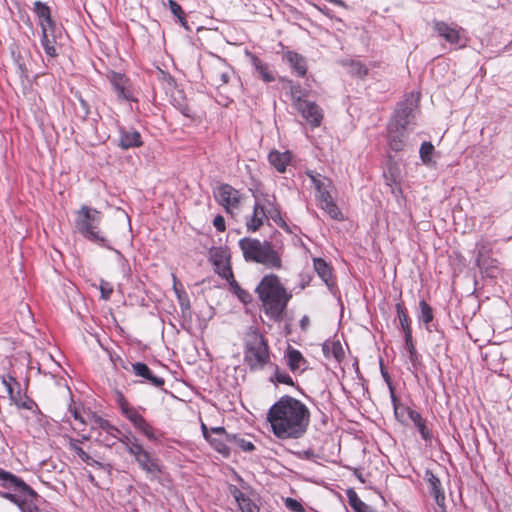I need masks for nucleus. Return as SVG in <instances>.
<instances>
[{
  "label": "nucleus",
  "mask_w": 512,
  "mask_h": 512,
  "mask_svg": "<svg viewBox=\"0 0 512 512\" xmlns=\"http://www.w3.org/2000/svg\"><path fill=\"white\" fill-rule=\"evenodd\" d=\"M267 421L278 439H298L307 431L310 412L303 402L286 395L270 407Z\"/></svg>",
  "instance_id": "1"
},
{
  "label": "nucleus",
  "mask_w": 512,
  "mask_h": 512,
  "mask_svg": "<svg viewBox=\"0 0 512 512\" xmlns=\"http://www.w3.org/2000/svg\"><path fill=\"white\" fill-rule=\"evenodd\" d=\"M256 293L265 314L275 321H280L291 294L286 291L279 278L274 274L264 276L256 288Z\"/></svg>",
  "instance_id": "2"
},
{
  "label": "nucleus",
  "mask_w": 512,
  "mask_h": 512,
  "mask_svg": "<svg viewBox=\"0 0 512 512\" xmlns=\"http://www.w3.org/2000/svg\"><path fill=\"white\" fill-rule=\"evenodd\" d=\"M0 485L9 492H0V496L19 507L22 512H30L34 506L37 493L21 478L0 469Z\"/></svg>",
  "instance_id": "3"
},
{
  "label": "nucleus",
  "mask_w": 512,
  "mask_h": 512,
  "mask_svg": "<svg viewBox=\"0 0 512 512\" xmlns=\"http://www.w3.org/2000/svg\"><path fill=\"white\" fill-rule=\"evenodd\" d=\"M245 260L260 263L268 268L280 269L281 257L268 241L255 238H243L239 241Z\"/></svg>",
  "instance_id": "4"
},
{
  "label": "nucleus",
  "mask_w": 512,
  "mask_h": 512,
  "mask_svg": "<svg viewBox=\"0 0 512 512\" xmlns=\"http://www.w3.org/2000/svg\"><path fill=\"white\" fill-rule=\"evenodd\" d=\"M414 118L413 108L400 105L388 124V145L395 152L402 151L406 145L407 126Z\"/></svg>",
  "instance_id": "5"
},
{
  "label": "nucleus",
  "mask_w": 512,
  "mask_h": 512,
  "mask_svg": "<svg viewBox=\"0 0 512 512\" xmlns=\"http://www.w3.org/2000/svg\"><path fill=\"white\" fill-rule=\"evenodd\" d=\"M101 219L102 215L99 211L87 206H82L77 212L75 221L76 228L89 240L102 243L105 241V237L99 228Z\"/></svg>",
  "instance_id": "6"
},
{
  "label": "nucleus",
  "mask_w": 512,
  "mask_h": 512,
  "mask_svg": "<svg viewBox=\"0 0 512 512\" xmlns=\"http://www.w3.org/2000/svg\"><path fill=\"white\" fill-rule=\"evenodd\" d=\"M245 347V362L251 369H261L269 361L267 342L258 332L247 335Z\"/></svg>",
  "instance_id": "7"
},
{
  "label": "nucleus",
  "mask_w": 512,
  "mask_h": 512,
  "mask_svg": "<svg viewBox=\"0 0 512 512\" xmlns=\"http://www.w3.org/2000/svg\"><path fill=\"white\" fill-rule=\"evenodd\" d=\"M293 105L312 127L320 126L323 119V111L319 105L301 97L296 98Z\"/></svg>",
  "instance_id": "8"
},
{
  "label": "nucleus",
  "mask_w": 512,
  "mask_h": 512,
  "mask_svg": "<svg viewBox=\"0 0 512 512\" xmlns=\"http://www.w3.org/2000/svg\"><path fill=\"white\" fill-rule=\"evenodd\" d=\"M214 194L217 201L223 205L228 212L236 208L240 202L239 192L228 184L218 187Z\"/></svg>",
  "instance_id": "9"
},
{
  "label": "nucleus",
  "mask_w": 512,
  "mask_h": 512,
  "mask_svg": "<svg viewBox=\"0 0 512 512\" xmlns=\"http://www.w3.org/2000/svg\"><path fill=\"white\" fill-rule=\"evenodd\" d=\"M109 80L117 93L118 98L128 101L133 100L129 81L124 75L112 72L109 75Z\"/></svg>",
  "instance_id": "10"
},
{
  "label": "nucleus",
  "mask_w": 512,
  "mask_h": 512,
  "mask_svg": "<svg viewBox=\"0 0 512 512\" xmlns=\"http://www.w3.org/2000/svg\"><path fill=\"white\" fill-rule=\"evenodd\" d=\"M56 43V26H46V28L42 29L41 44L47 56L51 58L57 56Z\"/></svg>",
  "instance_id": "11"
},
{
  "label": "nucleus",
  "mask_w": 512,
  "mask_h": 512,
  "mask_svg": "<svg viewBox=\"0 0 512 512\" xmlns=\"http://www.w3.org/2000/svg\"><path fill=\"white\" fill-rule=\"evenodd\" d=\"M268 219L265 211V205H262L260 201H257L254 205L253 214L247 218L246 226L249 231H257Z\"/></svg>",
  "instance_id": "12"
},
{
  "label": "nucleus",
  "mask_w": 512,
  "mask_h": 512,
  "mask_svg": "<svg viewBox=\"0 0 512 512\" xmlns=\"http://www.w3.org/2000/svg\"><path fill=\"white\" fill-rule=\"evenodd\" d=\"M403 410L407 414V416L411 420V422L418 429L421 437L425 441H430L432 439V433L427 428L425 421L422 418V416L420 415V413H418L417 411H415L409 407H404Z\"/></svg>",
  "instance_id": "13"
},
{
  "label": "nucleus",
  "mask_w": 512,
  "mask_h": 512,
  "mask_svg": "<svg viewBox=\"0 0 512 512\" xmlns=\"http://www.w3.org/2000/svg\"><path fill=\"white\" fill-rule=\"evenodd\" d=\"M434 29L437 31L439 36L443 37L447 42L451 44L459 43L460 34L456 27L450 26L443 21H435Z\"/></svg>",
  "instance_id": "14"
},
{
  "label": "nucleus",
  "mask_w": 512,
  "mask_h": 512,
  "mask_svg": "<svg viewBox=\"0 0 512 512\" xmlns=\"http://www.w3.org/2000/svg\"><path fill=\"white\" fill-rule=\"evenodd\" d=\"M291 153L289 151L280 152L272 150L268 155L269 163L279 172L284 173L286 167L291 162Z\"/></svg>",
  "instance_id": "15"
},
{
  "label": "nucleus",
  "mask_w": 512,
  "mask_h": 512,
  "mask_svg": "<svg viewBox=\"0 0 512 512\" xmlns=\"http://www.w3.org/2000/svg\"><path fill=\"white\" fill-rule=\"evenodd\" d=\"M89 422L91 424V429L94 431H100L106 432L108 434L112 435V438H117L118 434H120V430L114 427L107 421L106 419H103L102 417L92 414L89 416Z\"/></svg>",
  "instance_id": "16"
},
{
  "label": "nucleus",
  "mask_w": 512,
  "mask_h": 512,
  "mask_svg": "<svg viewBox=\"0 0 512 512\" xmlns=\"http://www.w3.org/2000/svg\"><path fill=\"white\" fill-rule=\"evenodd\" d=\"M426 480L429 484L430 492L433 494L434 499L438 506L444 507L445 494L441 488V482L431 471L426 472Z\"/></svg>",
  "instance_id": "17"
},
{
  "label": "nucleus",
  "mask_w": 512,
  "mask_h": 512,
  "mask_svg": "<svg viewBox=\"0 0 512 512\" xmlns=\"http://www.w3.org/2000/svg\"><path fill=\"white\" fill-rule=\"evenodd\" d=\"M287 364L292 372L303 371L306 368V360L296 349L289 347L286 352Z\"/></svg>",
  "instance_id": "18"
},
{
  "label": "nucleus",
  "mask_w": 512,
  "mask_h": 512,
  "mask_svg": "<svg viewBox=\"0 0 512 512\" xmlns=\"http://www.w3.org/2000/svg\"><path fill=\"white\" fill-rule=\"evenodd\" d=\"M132 369L137 376L146 379L156 387H160L164 384V380L160 377L154 376L149 367L144 363L137 362L132 365Z\"/></svg>",
  "instance_id": "19"
},
{
  "label": "nucleus",
  "mask_w": 512,
  "mask_h": 512,
  "mask_svg": "<svg viewBox=\"0 0 512 512\" xmlns=\"http://www.w3.org/2000/svg\"><path fill=\"white\" fill-rule=\"evenodd\" d=\"M319 207L324 210L332 219H342V213L332 199L330 194L324 193L322 199L318 200Z\"/></svg>",
  "instance_id": "20"
},
{
  "label": "nucleus",
  "mask_w": 512,
  "mask_h": 512,
  "mask_svg": "<svg viewBox=\"0 0 512 512\" xmlns=\"http://www.w3.org/2000/svg\"><path fill=\"white\" fill-rule=\"evenodd\" d=\"M119 145L123 149L139 147L142 145L140 133L132 131H122L119 139Z\"/></svg>",
  "instance_id": "21"
},
{
  "label": "nucleus",
  "mask_w": 512,
  "mask_h": 512,
  "mask_svg": "<svg viewBox=\"0 0 512 512\" xmlns=\"http://www.w3.org/2000/svg\"><path fill=\"white\" fill-rule=\"evenodd\" d=\"M307 174L310 177L317 191V201L322 199V195L324 193L330 194L328 189L331 186V181L328 178L323 177L321 175H314L312 172H308Z\"/></svg>",
  "instance_id": "22"
},
{
  "label": "nucleus",
  "mask_w": 512,
  "mask_h": 512,
  "mask_svg": "<svg viewBox=\"0 0 512 512\" xmlns=\"http://www.w3.org/2000/svg\"><path fill=\"white\" fill-rule=\"evenodd\" d=\"M139 466L149 474L156 475L160 472V466L157 461L151 457L148 451H145L138 459H136Z\"/></svg>",
  "instance_id": "23"
},
{
  "label": "nucleus",
  "mask_w": 512,
  "mask_h": 512,
  "mask_svg": "<svg viewBox=\"0 0 512 512\" xmlns=\"http://www.w3.org/2000/svg\"><path fill=\"white\" fill-rule=\"evenodd\" d=\"M34 11L40 19L41 29L46 28V25H47V27L48 26H52V27L56 26L51 19L50 9L47 5H45L44 3L40 2V1H36L34 3Z\"/></svg>",
  "instance_id": "24"
},
{
  "label": "nucleus",
  "mask_w": 512,
  "mask_h": 512,
  "mask_svg": "<svg viewBox=\"0 0 512 512\" xmlns=\"http://www.w3.org/2000/svg\"><path fill=\"white\" fill-rule=\"evenodd\" d=\"M323 352L326 357H333L337 361L344 358L345 352L339 341H326L323 344Z\"/></svg>",
  "instance_id": "25"
},
{
  "label": "nucleus",
  "mask_w": 512,
  "mask_h": 512,
  "mask_svg": "<svg viewBox=\"0 0 512 512\" xmlns=\"http://www.w3.org/2000/svg\"><path fill=\"white\" fill-rule=\"evenodd\" d=\"M286 59L299 76H304L306 74V61L301 55L294 52H287Z\"/></svg>",
  "instance_id": "26"
},
{
  "label": "nucleus",
  "mask_w": 512,
  "mask_h": 512,
  "mask_svg": "<svg viewBox=\"0 0 512 512\" xmlns=\"http://www.w3.org/2000/svg\"><path fill=\"white\" fill-rule=\"evenodd\" d=\"M314 269L319 275V277L326 283V285L331 286V269L329 265L321 258H314Z\"/></svg>",
  "instance_id": "27"
},
{
  "label": "nucleus",
  "mask_w": 512,
  "mask_h": 512,
  "mask_svg": "<svg viewBox=\"0 0 512 512\" xmlns=\"http://www.w3.org/2000/svg\"><path fill=\"white\" fill-rule=\"evenodd\" d=\"M383 175L387 185H397L401 179V170L397 163L391 162L388 164Z\"/></svg>",
  "instance_id": "28"
},
{
  "label": "nucleus",
  "mask_w": 512,
  "mask_h": 512,
  "mask_svg": "<svg viewBox=\"0 0 512 512\" xmlns=\"http://www.w3.org/2000/svg\"><path fill=\"white\" fill-rule=\"evenodd\" d=\"M233 495L242 512H258V507L240 490L235 488Z\"/></svg>",
  "instance_id": "29"
},
{
  "label": "nucleus",
  "mask_w": 512,
  "mask_h": 512,
  "mask_svg": "<svg viewBox=\"0 0 512 512\" xmlns=\"http://www.w3.org/2000/svg\"><path fill=\"white\" fill-rule=\"evenodd\" d=\"M78 440L70 438L69 440V446L70 449H72L83 462H85L87 465L90 466H100L101 464L93 459L88 453H86L81 447L77 445Z\"/></svg>",
  "instance_id": "30"
},
{
  "label": "nucleus",
  "mask_w": 512,
  "mask_h": 512,
  "mask_svg": "<svg viewBox=\"0 0 512 512\" xmlns=\"http://www.w3.org/2000/svg\"><path fill=\"white\" fill-rule=\"evenodd\" d=\"M233 74L231 68L226 67L225 65H221L215 69L213 75V81L217 85L227 84Z\"/></svg>",
  "instance_id": "31"
},
{
  "label": "nucleus",
  "mask_w": 512,
  "mask_h": 512,
  "mask_svg": "<svg viewBox=\"0 0 512 512\" xmlns=\"http://www.w3.org/2000/svg\"><path fill=\"white\" fill-rule=\"evenodd\" d=\"M261 204L265 205V211L268 218H271L276 223L283 222L280 210L272 199L265 198Z\"/></svg>",
  "instance_id": "32"
},
{
  "label": "nucleus",
  "mask_w": 512,
  "mask_h": 512,
  "mask_svg": "<svg viewBox=\"0 0 512 512\" xmlns=\"http://www.w3.org/2000/svg\"><path fill=\"white\" fill-rule=\"evenodd\" d=\"M347 496L350 506L356 512H372L371 508L358 497L354 490H348Z\"/></svg>",
  "instance_id": "33"
},
{
  "label": "nucleus",
  "mask_w": 512,
  "mask_h": 512,
  "mask_svg": "<svg viewBox=\"0 0 512 512\" xmlns=\"http://www.w3.org/2000/svg\"><path fill=\"white\" fill-rule=\"evenodd\" d=\"M252 64L255 67L256 71L262 77L265 82H271L274 80V76L268 70L267 65L263 64L259 58L252 55L251 56Z\"/></svg>",
  "instance_id": "34"
},
{
  "label": "nucleus",
  "mask_w": 512,
  "mask_h": 512,
  "mask_svg": "<svg viewBox=\"0 0 512 512\" xmlns=\"http://www.w3.org/2000/svg\"><path fill=\"white\" fill-rule=\"evenodd\" d=\"M227 437H213L212 435H206V439L210 442L212 447L224 456L229 455V448L225 443Z\"/></svg>",
  "instance_id": "35"
},
{
  "label": "nucleus",
  "mask_w": 512,
  "mask_h": 512,
  "mask_svg": "<svg viewBox=\"0 0 512 512\" xmlns=\"http://www.w3.org/2000/svg\"><path fill=\"white\" fill-rule=\"evenodd\" d=\"M122 414L135 425L139 420L142 419V415L133 407L128 405L126 402L121 403Z\"/></svg>",
  "instance_id": "36"
},
{
  "label": "nucleus",
  "mask_w": 512,
  "mask_h": 512,
  "mask_svg": "<svg viewBox=\"0 0 512 512\" xmlns=\"http://www.w3.org/2000/svg\"><path fill=\"white\" fill-rule=\"evenodd\" d=\"M396 310L399 318L400 325L404 331L405 336L407 333L412 334L411 327L409 325V318L402 304H396Z\"/></svg>",
  "instance_id": "37"
},
{
  "label": "nucleus",
  "mask_w": 512,
  "mask_h": 512,
  "mask_svg": "<svg viewBox=\"0 0 512 512\" xmlns=\"http://www.w3.org/2000/svg\"><path fill=\"white\" fill-rule=\"evenodd\" d=\"M133 426L149 440L154 441L157 439L153 427L144 419V417H142V419Z\"/></svg>",
  "instance_id": "38"
},
{
  "label": "nucleus",
  "mask_w": 512,
  "mask_h": 512,
  "mask_svg": "<svg viewBox=\"0 0 512 512\" xmlns=\"http://www.w3.org/2000/svg\"><path fill=\"white\" fill-rule=\"evenodd\" d=\"M484 254H485V247L484 246H481L479 249H478V256L476 258V264L477 266L480 268V269H485V272L488 276L490 277H494V269L496 267H492V268H488L486 267V260L484 259Z\"/></svg>",
  "instance_id": "39"
},
{
  "label": "nucleus",
  "mask_w": 512,
  "mask_h": 512,
  "mask_svg": "<svg viewBox=\"0 0 512 512\" xmlns=\"http://www.w3.org/2000/svg\"><path fill=\"white\" fill-rule=\"evenodd\" d=\"M434 151V146L430 142H423L420 147V157L423 163L428 164L431 162V156Z\"/></svg>",
  "instance_id": "40"
},
{
  "label": "nucleus",
  "mask_w": 512,
  "mask_h": 512,
  "mask_svg": "<svg viewBox=\"0 0 512 512\" xmlns=\"http://www.w3.org/2000/svg\"><path fill=\"white\" fill-rule=\"evenodd\" d=\"M419 305L421 309L419 319L425 324L430 323L433 320V313L431 307L424 300H422Z\"/></svg>",
  "instance_id": "41"
},
{
  "label": "nucleus",
  "mask_w": 512,
  "mask_h": 512,
  "mask_svg": "<svg viewBox=\"0 0 512 512\" xmlns=\"http://www.w3.org/2000/svg\"><path fill=\"white\" fill-rule=\"evenodd\" d=\"M350 72L351 74L358 76V77H364L368 73V69L365 65H363L359 61H352L350 63Z\"/></svg>",
  "instance_id": "42"
},
{
  "label": "nucleus",
  "mask_w": 512,
  "mask_h": 512,
  "mask_svg": "<svg viewBox=\"0 0 512 512\" xmlns=\"http://www.w3.org/2000/svg\"><path fill=\"white\" fill-rule=\"evenodd\" d=\"M2 383L6 387V390L9 394L10 400L15 399L14 385H18L17 381L12 376H7L2 378Z\"/></svg>",
  "instance_id": "43"
},
{
  "label": "nucleus",
  "mask_w": 512,
  "mask_h": 512,
  "mask_svg": "<svg viewBox=\"0 0 512 512\" xmlns=\"http://www.w3.org/2000/svg\"><path fill=\"white\" fill-rule=\"evenodd\" d=\"M169 8L174 16H176L182 25H185L184 13L181 6L174 0H168Z\"/></svg>",
  "instance_id": "44"
},
{
  "label": "nucleus",
  "mask_w": 512,
  "mask_h": 512,
  "mask_svg": "<svg viewBox=\"0 0 512 512\" xmlns=\"http://www.w3.org/2000/svg\"><path fill=\"white\" fill-rule=\"evenodd\" d=\"M405 344L409 352L410 361L415 362L417 360V352L412 341V334L407 333V336H405Z\"/></svg>",
  "instance_id": "45"
},
{
  "label": "nucleus",
  "mask_w": 512,
  "mask_h": 512,
  "mask_svg": "<svg viewBox=\"0 0 512 512\" xmlns=\"http://www.w3.org/2000/svg\"><path fill=\"white\" fill-rule=\"evenodd\" d=\"M99 290L101 292V298L108 300L113 293V286L109 282L101 280Z\"/></svg>",
  "instance_id": "46"
},
{
  "label": "nucleus",
  "mask_w": 512,
  "mask_h": 512,
  "mask_svg": "<svg viewBox=\"0 0 512 512\" xmlns=\"http://www.w3.org/2000/svg\"><path fill=\"white\" fill-rule=\"evenodd\" d=\"M173 280H174L173 288H174V291H175L178 299L180 300L181 306L182 307H188L189 306V301H188L184 291L178 287L177 280H176L175 276H173Z\"/></svg>",
  "instance_id": "47"
},
{
  "label": "nucleus",
  "mask_w": 512,
  "mask_h": 512,
  "mask_svg": "<svg viewBox=\"0 0 512 512\" xmlns=\"http://www.w3.org/2000/svg\"><path fill=\"white\" fill-rule=\"evenodd\" d=\"M127 451L136 459L140 457L146 450L143 448V446L140 444V442L137 440L133 442L130 447H128Z\"/></svg>",
  "instance_id": "48"
},
{
  "label": "nucleus",
  "mask_w": 512,
  "mask_h": 512,
  "mask_svg": "<svg viewBox=\"0 0 512 512\" xmlns=\"http://www.w3.org/2000/svg\"><path fill=\"white\" fill-rule=\"evenodd\" d=\"M11 402H13L17 407L27 410H31L35 406L34 401L27 397H22V399L11 400Z\"/></svg>",
  "instance_id": "49"
},
{
  "label": "nucleus",
  "mask_w": 512,
  "mask_h": 512,
  "mask_svg": "<svg viewBox=\"0 0 512 512\" xmlns=\"http://www.w3.org/2000/svg\"><path fill=\"white\" fill-rule=\"evenodd\" d=\"M285 506L286 508L293 512H304L302 504L293 498H286Z\"/></svg>",
  "instance_id": "50"
},
{
  "label": "nucleus",
  "mask_w": 512,
  "mask_h": 512,
  "mask_svg": "<svg viewBox=\"0 0 512 512\" xmlns=\"http://www.w3.org/2000/svg\"><path fill=\"white\" fill-rule=\"evenodd\" d=\"M274 380L278 383H283L286 385H293L292 378L288 374L281 372L278 369L275 371Z\"/></svg>",
  "instance_id": "51"
},
{
  "label": "nucleus",
  "mask_w": 512,
  "mask_h": 512,
  "mask_svg": "<svg viewBox=\"0 0 512 512\" xmlns=\"http://www.w3.org/2000/svg\"><path fill=\"white\" fill-rule=\"evenodd\" d=\"M98 440L106 446H112L115 443L116 438H112L111 434L100 431L98 433Z\"/></svg>",
  "instance_id": "52"
},
{
  "label": "nucleus",
  "mask_w": 512,
  "mask_h": 512,
  "mask_svg": "<svg viewBox=\"0 0 512 512\" xmlns=\"http://www.w3.org/2000/svg\"><path fill=\"white\" fill-rule=\"evenodd\" d=\"M116 440L120 441L125 446V448L127 450L128 447H130V445L133 444V442L137 441V438L122 435V433L120 432V434H118V437L116 438Z\"/></svg>",
  "instance_id": "53"
},
{
  "label": "nucleus",
  "mask_w": 512,
  "mask_h": 512,
  "mask_svg": "<svg viewBox=\"0 0 512 512\" xmlns=\"http://www.w3.org/2000/svg\"><path fill=\"white\" fill-rule=\"evenodd\" d=\"M235 288V293L237 294V296L239 297V299L244 302V303H247L251 300V296L248 292H246L245 290L241 289L237 284L234 286Z\"/></svg>",
  "instance_id": "54"
},
{
  "label": "nucleus",
  "mask_w": 512,
  "mask_h": 512,
  "mask_svg": "<svg viewBox=\"0 0 512 512\" xmlns=\"http://www.w3.org/2000/svg\"><path fill=\"white\" fill-rule=\"evenodd\" d=\"M213 225L218 231H220V232L225 231V220L222 216H220V215L216 216L213 220Z\"/></svg>",
  "instance_id": "55"
},
{
  "label": "nucleus",
  "mask_w": 512,
  "mask_h": 512,
  "mask_svg": "<svg viewBox=\"0 0 512 512\" xmlns=\"http://www.w3.org/2000/svg\"><path fill=\"white\" fill-rule=\"evenodd\" d=\"M238 445L244 451H252V450H254V445L251 442L246 441L244 439L239 440Z\"/></svg>",
  "instance_id": "56"
},
{
  "label": "nucleus",
  "mask_w": 512,
  "mask_h": 512,
  "mask_svg": "<svg viewBox=\"0 0 512 512\" xmlns=\"http://www.w3.org/2000/svg\"><path fill=\"white\" fill-rule=\"evenodd\" d=\"M211 433L216 434L218 437H227L223 427H215L211 429Z\"/></svg>",
  "instance_id": "57"
},
{
  "label": "nucleus",
  "mask_w": 512,
  "mask_h": 512,
  "mask_svg": "<svg viewBox=\"0 0 512 512\" xmlns=\"http://www.w3.org/2000/svg\"><path fill=\"white\" fill-rule=\"evenodd\" d=\"M71 412L75 420H78L81 424L87 423V421L78 413L76 409H71Z\"/></svg>",
  "instance_id": "58"
},
{
  "label": "nucleus",
  "mask_w": 512,
  "mask_h": 512,
  "mask_svg": "<svg viewBox=\"0 0 512 512\" xmlns=\"http://www.w3.org/2000/svg\"><path fill=\"white\" fill-rule=\"evenodd\" d=\"M300 323H301V327H302L303 329H306V327L309 325V318H308L307 316H304V317L301 319Z\"/></svg>",
  "instance_id": "59"
},
{
  "label": "nucleus",
  "mask_w": 512,
  "mask_h": 512,
  "mask_svg": "<svg viewBox=\"0 0 512 512\" xmlns=\"http://www.w3.org/2000/svg\"><path fill=\"white\" fill-rule=\"evenodd\" d=\"M202 431H203V435L205 438H206V435H211V433L208 432V429L204 424H202Z\"/></svg>",
  "instance_id": "60"
},
{
  "label": "nucleus",
  "mask_w": 512,
  "mask_h": 512,
  "mask_svg": "<svg viewBox=\"0 0 512 512\" xmlns=\"http://www.w3.org/2000/svg\"><path fill=\"white\" fill-rule=\"evenodd\" d=\"M80 103H81L82 107L85 108V110H86L85 113L88 114L86 102L84 100H80Z\"/></svg>",
  "instance_id": "61"
},
{
  "label": "nucleus",
  "mask_w": 512,
  "mask_h": 512,
  "mask_svg": "<svg viewBox=\"0 0 512 512\" xmlns=\"http://www.w3.org/2000/svg\"><path fill=\"white\" fill-rule=\"evenodd\" d=\"M228 274H229V275H231V274H232V272H231V270H230L229 268H227V269L224 271L223 275H224L225 277H227V275H228Z\"/></svg>",
  "instance_id": "62"
},
{
  "label": "nucleus",
  "mask_w": 512,
  "mask_h": 512,
  "mask_svg": "<svg viewBox=\"0 0 512 512\" xmlns=\"http://www.w3.org/2000/svg\"><path fill=\"white\" fill-rule=\"evenodd\" d=\"M15 399H22V396H21L20 391H17V392L15 393Z\"/></svg>",
  "instance_id": "63"
},
{
  "label": "nucleus",
  "mask_w": 512,
  "mask_h": 512,
  "mask_svg": "<svg viewBox=\"0 0 512 512\" xmlns=\"http://www.w3.org/2000/svg\"><path fill=\"white\" fill-rule=\"evenodd\" d=\"M89 438V436H83V440H88Z\"/></svg>",
  "instance_id": "64"
}]
</instances>
